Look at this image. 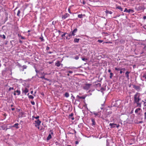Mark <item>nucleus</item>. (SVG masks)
<instances>
[{
    "label": "nucleus",
    "instance_id": "1",
    "mask_svg": "<svg viewBox=\"0 0 146 146\" xmlns=\"http://www.w3.org/2000/svg\"><path fill=\"white\" fill-rule=\"evenodd\" d=\"M141 94L137 92L134 95L133 102L134 104H136L137 107L140 108L141 107V103L140 102L141 100Z\"/></svg>",
    "mask_w": 146,
    "mask_h": 146
},
{
    "label": "nucleus",
    "instance_id": "2",
    "mask_svg": "<svg viewBox=\"0 0 146 146\" xmlns=\"http://www.w3.org/2000/svg\"><path fill=\"white\" fill-rule=\"evenodd\" d=\"M91 85V84H84L83 86V88L86 90H88L90 89Z\"/></svg>",
    "mask_w": 146,
    "mask_h": 146
},
{
    "label": "nucleus",
    "instance_id": "3",
    "mask_svg": "<svg viewBox=\"0 0 146 146\" xmlns=\"http://www.w3.org/2000/svg\"><path fill=\"white\" fill-rule=\"evenodd\" d=\"M91 113L92 114H94L95 115V117H99L101 116V113L100 112L96 113L95 111H93V112H91Z\"/></svg>",
    "mask_w": 146,
    "mask_h": 146
},
{
    "label": "nucleus",
    "instance_id": "4",
    "mask_svg": "<svg viewBox=\"0 0 146 146\" xmlns=\"http://www.w3.org/2000/svg\"><path fill=\"white\" fill-rule=\"evenodd\" d=\"M35 122L36 124V125H35V126L36 127H37V126H39L40 125L41 123V121L39 120V119H37L35 121Z\"/></svg>",
    "mask_w": 146,
    "mask_h": 146
},
{
    "label": "nucleus",
    "instance_id": "5",
    "mask_svg": "<svg viewBox=\"0 0 146 146\" xmlns=\"http://www.w3.org/2000/svg\"><path fill=\"white\" fill-rule=\"evenodd\" d=\"M70 15L67 13H65V14L62 16L61 18L63 19H65L66 18L70 16Z\"/></svg>",
    "mask_w": 146,
    "mask_h": 146
},
{
    "label": "nucleus",
    "instance_id": "6",
    "mask_svg": "<svg viewBox=\"0 0 146 146\" xmlns=\"http://www.w3.org/2000/svg\"><path fill=\"white\" fill-rule=\"evenodd\" d=\"M66 39L67 40H69L71 37L72 36H73L71 33L70 32L69 33H67V34L66 35Z\"/></svg>",
    "mask_w": 146,
    "mask_h": 146
},
{
    "label": "nucleus",
    "instance_id": "7",
    "mask_svg": "<svg viewBox=\"0 0 146 146\" xmlns=\"http://www.w3.org/2000/svg\"><path fill=\"white\" fill-rule=\"evenodd\" d=\"M22 93H24L25 95L29 92V90L28 88L26 87L25 89H22Z\"/></svg>",
    "mask_w": 146,
    "mask_h": 146
},
{
    "label": "nucleus",
    "instance_id": "8",
    "mask_svg": "<svg viewBox=\"0 0 146 146\" xmlns=\"http://www.w3.org/2000/svg\"><path fill=\"white\" fill-rule=\"evenodd\" d=\"M141 80L143 81H146V74H144L143 75L141 76Z\"/></svg>",
    "mask_w": 146,
    "mask_h": 146
},
{
    "label": "nucleus",
    "instance_id": "9",
    "mask_svg": "<svg viewBox=\"0 0 146 146\" xmlns=\"http://www.w3.org/2000/svg\"><path fill=\"white\" fill-rule=\"evenodd\" d=\"M77 30H78L77 29V28H75L72 31H71L70 32L71 33L72 35L73 36H74L75 35V33H76V32L77 31Z\"/></svg>",
    "mask_w": 146,
    "mask_h": 146
},
{
    "label": "nucleus",
    "instance_id": "10",
    "mask_svg": "<svg viewBox=\"0 0 146 146\" xmlns=\"http://www.w3.org/2000/svg\"><path fill=\"white\" fill-rule=\"evenodd\" d=\"M85 97L84 96H78V95L77 96H76V98L77 99V101H79L80 100L79 99H84L85 98Z\"/></svg>",
    "mask_w": 146,
    "mask_h": 146
},
{
    "label": "nucleus",
    "instance_id": "11",
    "mask_svg": "<svg viewBox=\"0 0 146 146\" xmlns=\"http://www.w3.org/2000/svg\"><path fill=\"white\" fill-rule=\"evenodd\" d=\"M19 116L21 117H25V113L24 112L22 111L20 112L19 113Z\"/></svg>",
    "mask_w": 146,
    "mask_h": 146
},
{
    "label": "nucleus",
    "instance_id": "12",
    "mask_svg": "<svg viewBox=\"0 0 146 146\" xmlns=\"http://www.w3.org/2000/svg\"><path fill=\"white\" fill-rule=\"evenodd\" d=\"M133 87L137 91L139 90L140 89V87L138 86H137L135 85H133Z\"/></svg>",
    "mask_w": 146,
    "mask_h": 146
},
{
    "label": "nucleus",
    "instance_id": "13",
    "mask_svg": "<svg viewBox=\"0 0 146 146\" xmlns=\"http://www.w3.org/2000/svg\"><path fill=\"white\" fill-rule=\"evenodd\" d=\"M111 128H114L117 125V124L114 123H110L109 124Z\"/></svg>",
    "mask_w": 146,
    "mask_h": 146
},
{
    "label": "nucleus",
    "instance_id": "14",
    "mask_svg": "<svg viewBox=\"0 0 146 146\" xmlns=\"http://www.w3.org/2000/svg\"><path fill=\"white\" fill-rule=\"evenodd\" d=\"M130 72L127 71L125 73V75H126V78H127V79L128 80L129 79V74L130 73Z\"/></svg>",
    "mask_w": 146,
    "mask_h": 146
},
{
    "label": "nucleus",
    "instance_id": "15",
    "mask_svg": "<svg viewBox=\"0 0 146 146\" xmlns=\"http://www.w3.org/2000/svg\"><path fill=\"white\" fill-rule=\"evenodd\" d=\"M22 68H21V69L20 70L23 71H24V69H26L27 68V66L25 65L22 66Z\"/></svg>",
    "mask_w": 146,
    "mask_h": 146
},
{
    "label": "nucleus",
    "instance_id": "16",
    "mask_svg": "<svg viewBox=\"0 0 146 146\" xmlns=\"http://www.w3.org/2000/svg\"><path fill=\"white\" fill-rule=\"evenodd\" d=\"M91 120L92 123V126L95 125L96 124V122L95 119L93 118H92Z\"/></svg>",
    "mask_w": 146,
    "mask_h": 146
},
{
    "label": "nucleus",
    "instance_id": "17",
    "mask_svg": "<svg viewBox=\"0 0 146 146\" xmlns=\"http://www.w3.org/2000/svg\"><path fill=\"white\" fill-rule=\"evenodd\" d=\"M116 9H118L120 10L121 11H123V8L121 7V6H117V5H116Z\"/></svg>",
    "mask_w": 146,
    "mask_h": 146
},
{
    "label": "nucleus",
    "instance_id": "18",
    "mask_svg": "<svg viewBox=\"0 0 146 146\" xmlns=\"http://www.w3.org/2000/svg\"><path fill=\"white\" fill-rule=\"evenodd\" d=\"M61 65L59 61H57V62L55 63V65L57 67H59Z\"/></svg>",
    "mask_w": 146,
    "mask_h": 146
},
{
    "label": "nucleus",
    "instance_id": "19",
    "mask_svg": "<svg viewBox=\"0 0 146 146\" xmlns=\"http://www.w3.org/2000/svg\"><path fill=\"white\" fill-rule=\"evenodd\" d=\"M83 16H85V15L84 14H79L78 15V18H82L83 17Z\"/></svg>",
    "mask_w": 146,
    "mask_h": 146
},
{
    "label": "nucleus",
    "instance_id": "20",
    "mask_svg": "<svg viewBox=\"0 0 146 146\" xmlns=\"http://www.w3.org/2000/svg\"><path fill=\"white\" fill-rule=\"evenodd\" d=\"M79 38H75L74 39V42L75 43H78L79 41Z\"/></svg>",
    "mask_w": 146,
    "mask_h": 146
},
{
    "label": "nucleus",
    "instance_id": "21",
    "mask_svg": "<svg viewBox=\"0 0 146 146\" xmlns=\"http://www.w3.org/2000/svg\"><path fill=\"white\" fill-rule=\"evenodd\" d=\"M105 13L107 14H111L112 13V12L110 11H109L108 10H106V11H105Z\"/></svg>",
    "mask_w": 146,
    "mask_h": 146
},
{
    "label": "nucleus",
    "instance_id": "22",
    "mask_svg": "<svg viewBox=\"0 0 146 146\" xmlns=\"http://www.w3.org/2000/svg\"><path fill=\"white\" fill-rule=\"evenodd\" d=\"M52 138L51 135V134H49L47 137L46 138L47 140H49Z\"/></svg>",
    "mask_w": 146,
    "mask_h": 146
},
{
    "label": "nucleus",
    "instance_id": "23",
    "mask_svg": "<svg viewBox=\"0 0 146 146\" xmlns=\"http://www.w3.org/2000/svg\"><path fill=\"white\" fill-rule=\"evenodd\" d=\"M141 109L140 108H138L135 110V113H137L138 111L141 110Z\"/></svg>",
    "mask_w": 146,
    "mask_h": 146
},
{
    "label": "nucleus",
    "instance_id": "24",
    "mask_svg": "<svg viewBox=\"0 0 146 146\" xmlns=\"http://www.w3.org/2000/svg\"><path fill=\"white\" fill-rule=\"evenodd\" d=\"M15 92H17V95H19L21 94V91L20 90H17L16 91H15Z\"/></svg>",
    "mask_w": 146,
    "mask_h": 146
},
{
    "label": "nucleus",
    "instance_id": "25",
    "mask_svg": "<svg viewBox=\"0 0 146 146\" xmlns=\"http://www.w3.org/2000/svg\"><path fill=\"white\" fill-rule=\"evenodd\" d=\"M18 125H19V123H16L13 125V127H15L16 128L18 129L19 128V127L18 126Z\"/></svg>",
    "mask_w": 146,
    "mask_h": 146
},
{
    "label": "nucleus",
    "instance_id": "26",
    "mask_svg": "<svg viewBox=\"0 0 146 146\" xmlns=\"http://www.w3.org/2000/svg\"><path fill=\"white\" fill-rule=\"evenodd\" d=\"M64 96L66 98H68L69 96V94L68 92H66L64 94Z\"/></svg>",
    "mask_w": 146,
    "mask_h": 146
},
{
    "label": "nucleus",
    "instance_id": "27",
    "mask_svg": "<svg viewBox=\"0 0 146 146\" xmlns=\"http://www.w3.org/2000/svg\"><path fill=\"white\" fill-rule=\"evenodd\" d=\"M134 12V11L133 10L129 9V10H128V13H133Z\"/></svg>",
    "mask_w": 146,
    "mask_h": 146
},
{
    "label": "nucleus",
    "instance_id": "28",
    "mask_svg": "<svg viewBox=\"0 0 146 146\" xmlns=\"http://www.w3.org/2000/svg\"><path fill=\"white\" fill-rule=\"evenodd\" d=\"M0 36L3 39H5L6 38V36L4 35H0Z\"/></svg>",
    "mask_w": 146,
    "mask_h": 146
},
{
    "label": "nucleus",
    "instance_id": "29",
    "mask_svg": "<svg viewBox=\"0 0 146 146\" xmlns=\"http://www.w3.org/2000/svg\"><path fill=\"white\" fill-rule=\"evenodd\" d=\"M20 11L19 10H18L17 14V15L18 17H20Z\"/></svg>",
    "mask_w": 146,
    "mask_h": 146
},
{
    "label": "nucleus",
    "instance_id": "30",
    "mask_svg": "<svg viewBox=\"0 0 146 146\" xmlns=\"http://www.w3.org/2000/svg\"><path fill=\"white\" fill-rule=\"evenodd\" d=\"M121 68L115 67V69L116 70L119 71V70H121Z\"/></svg>",
    "mask_w": 146,
    "mask_h": 146
},
{
    "label": "nucleus",
    "instance_id": "31",
    "mask_svg": "<svg viewBox=\"0 0 146 146\" xmlns=\"http://www.w3.org/2000/svg\"><path fill=\"white\" fill-rule=\"evenodd\" d=\"M17 66H18V67H19V69H20V70L21 69V68H22V66L19 63H18V65H17Z\"/></svg>",
    "mask_w": 146,
    "mask_h": 146
},
{
    "label": "nucleus",
    "instance_id": "32",
    "mask_svg": "<svg viewBox=\"0 0 146 146\" xmlns=\"http://www.w3.org/2000/svg\"><path fill=\"white\" fill-rule=\"evenodd\" d=\"M110 78L111 79L113 76V73H112L111 72H110Z\"/></svg>",
    "mask_w": 146,
    "mask_h": 146
},
{
    "label": "nucleus",
    "instance_id": "33",
    "mask_svg": "<svg viewBox=\"0 0 146 146\" xmlns=\"http://www.w3.org/2000/svg\"><path fill=\"white\" fill-rule=\"evenodd\" d=\"M66 34H67V33H64L61 35V36L62 37H63L64 36L66 37V36H65V35H66Z\"/></svg>",
    "mask_w": 146,
    "mask_h": 146
},
{
    "label": "nucleus",
    "instance_id": "34",
    "mask_svg": "<svg viewBox=\"0 0 146 146\" xmlns=\"http://www.w3.org/2000/svg\"><path fill=\"white\" fill-rule=\"evenodd\" d=\"M29 99H33L34 98V97L32 95H30V96H29Z\"/></svg>",
    "mask_w": 146,
    "mask_h": 146
},
{
    "label": "nucleus",
    "instance_id": "35",
    "mask_svg": "<svg viewBox=\"0 0 146 146\" xmlns=\"http://www.w3.org/2000/svg\"><path fill=\"white\" fill-rule=\"evenodd\" d=\"M32 117H33V118H35L36 119H38L39 118V116H36V117L33 116Z\"/></svg>",
    "mask_w": 146,
    "mask_h": 146
},
{
    "label": "nucleus",
    "instance_id": "36",
    "mask_svg": "<svg viewBox=\"0 0 146 146\" xmlns=\"http://www.w3.org/2000/svg\"><path fill=\"white\" fill-rule=\"evenodd\" d=\"M79 58V56H76L74 57V59L76 60H78Z\"/></svg>",
    "mask_w": 146,
    "mask_h": 146
},
{
    "label": "nucleus",
    "instance_id": "37",
    "mask_svg": "<svg viewBox=\"0 0 146 146\" xmlns=\"http://www.w3.org/2000/svg\"><path fill=\"white\" fill-rule=\"evenodd\" d=\"M14 90V88L13 87H10L9 89V91H10L11 90Z\"/></svg>",
    "mask_w": 146,
    "mask_h": 146
},
{
    "label": "nucleus",
    "instance_id": "38",
    "mask_svg": "<svg viewBox=\"0 0 146 146\" xmlns=\"http://www.w3.org/2000/svg\"><path fill=\"white\" fill-rule=\"evenodd\" d=\"M103 40H98V42L100 43H101L102 42H103Z\"/></svg>",
    "mask_w": 146,
    "mask_h": 146
},
{
    "label": "nucleus",
    "instance_id": "39",
    "mask_svg": "<svg viewBox=\"0 0 146 146\" xmlns=\"http://www.w3.org/2000/svg\"><path fill=\"white\" fill-rule=\"evenodd\" d=\"M82 60L84 61H86L87 60V59L84 58H82Z\"/></svg>",
    "mask_w": 146,
    "mask_h": 146
},
{
    "label": "nucleus",
    "instance_id": "40",
    "mask_svg": "<svg viewBox=\"0 0 146 146\" xmlns=\"http://www.w3.org/2000/svg\"><path fill=\"white\" fill-rule=\"evenodd\" d=\"M124 12L128 13V10H127V9L126 8L125 9Z\"/></svg>",
    "mask_w": 146,
    "mask_h": 146
},
{
    "label": "nucleus",
    "instance_id": "41",
    "mask_svg": "<svg viewBox=\"0 0 146 146\" xmlns=\"http://www.w3.org/2000/svg\"><path fill=\"white\" fill-rule=\"evenodd\" d=\"M75 97L74 96H73V95L72 94V96L71 97V99H72V100H73L74 99Z\"/></svg>",
    "mask_w": 146,
    "mask_h": 146
},
{
    "label": "nucleus",
    "instance_id": "42",
    "mask_svg": "<svg viewBox=\"0 0 146 146\" xmlns=\"http://www.w3.org/2000/svg\"><path fill=\"white\" fill-rule=\"evenodd\" d=\"M104 104H102L101 105H102V107H101V110H103V107H102V106H104Z\"/></svg>",
    "mask_w": 146,
    "mask_h": 146
},
{
    "label": "nucleus",
    "instance_id": "43",
    "mask_svg": "<svg viewBox=\"0 0 146 146\" xmlns=\"http://www.w3.org/2000/svg\"><path fill=\"white\" fill-rule=\"evenodd\" d=\"M97 85L98 87H100L101 85V84L100 83H98Z\"/></svg>",
    "mask_w": 146,
    "mask_h": 146
},
{
    "label": "nucleus",
    "instance_id": "44",
    "mask_svg": "<svg viewBox=\"0 0 146 146\" xmlns=\"http://www.w3.org/2000/svg\"><path fill=\"white\" fill-rule=\"evenodd\" d=\"M31 103L33 105H34L35 104V102L34 101H31Z\"/></svg>",
    "mask_w": 146,
    "mask_h": 146
},
{
    "label": "nucleus",
    "instance_id": "45",
    "mask_svg": "<svg viewBox=\"0 0 146 146\" xmlns=\"http://www.w3.org/2000/svg\"><path fill=\"white\" fill-rule=\"evenodd\" d=\"M22 39H25V37L22 36L20 37Z\"/></svg>",
    "mask_w": 146,
    "mask_h": 146
},
{
    "label": "nucleus",
    "instance_id": "46",
    "mask_svg": "<svg viewBox=\"0 0 146 146\" xmlns=\"http://www.w3.org/2000/svg\"><path fill=\"white\" fill-rule=\"evenodd\" d=\"M144 116H145L144 119H146V112H145L144 113Z\"/></svg>",
    "mask_w": 146,
    "mask_h": 146
},
{
    "label": "nucleus",
    "instance_id": "47",
    "mask_svg": "<svg viewBox=\"0 0 146 146\" xmlns=\"http://www.w3.org/2000/svg\"><path fill=\"white\" fill-rule=\"evenodd\" d=\"M50 49L49 47L48 46H47L46 47V49L47 50H48Z\"/></svg>",
    "mask_w": 146,
    "mask_h": 146
},
{
    "label": "nucleus",
    "instance_id": "48",
    "mask_svg": "<svg viewBox=\"0 0 146 146\" xmlns=\"http://www.w3.org/2000/svg\"><path fill=\"white\" fill-rule=\"evenodd\" d=\"M67 72H68L69 73H71V74H72L73 73V72L72 71H70V70H69V71H68Z\"/></svg>",
    "mask_w": 146,
    "mask_h": 146
},
{
    "label": "nucleus",
    "instance_id": "49",
    "mask_svg": "<svg viewBox=\"0 0 146 146\" xmlns=\"http://www.w3.org/2000/svg\"><path fill=\"white\" fill-rule=\"evenodd\" d=\"M143 27L144 29L146 30V25H143Z\"/></svg>",
    "mask_w": 146,
    "mask_h": 146
},
{
    "label": "nucleus",
    "instance_id": "50",
    "mask_svg": "<svg viewBox=\"0 0 146 146\" xmlns=\"http://www.w3.org/2000/svg\"><path fill=\"white\" fill-rule=\"evenodd\" d=\"M82 124H79V125H78V127L79 128H80L81 127V126H82Z\"/></svg>",
    "mask_w": 146,
    "mask_h": 146
},
{
    "label": "nucleus",
    "instance_id": "51",
    "mask_svg": "<svg viewBox=\"0 0 146 146\" xmlns=\"http://www.w3.org/2000/svg\"><path fill=\"white\" fill-rule=\"evenodd\" d=\"M40 39H41V41H44V39H43V37H42V38L40 37Z\"/></svg>",
    "mask_w": 146,
    "mask_h": 146
},
{
    "label": "nucleus",
    "instance_id": "52",
    "mask_svg": "<svg viewBox=\"0 0 146 146\" xmlns=\"http://www.w3.org/2000/svg\"><path fill=\"white\" fill-rule=\"evenodd\" d=\"M44 79L45 80L49 81H50V80H49V79H47V78H44Z\"/></svg>",
    "mask_w": 146,
    "mask_h": 146
},
{
    "label": "nucleus",
    "instance_id": "53",
    "mask_svg": "<svg viewBox=\"0 0 146 146\" xmlns=\"http://www.w3.org/2000/svg\"><path fill=\"white\" fill-rule=\"evenodd\" d=\"M68 11L69 13H71V14L72 13L71 12H70V8L68 9Z\"/></svg>",
    "mask_w": 146,
    "mask_h": 146
},
{
    "label": "nucleus",
    "instance_id": "54",
    "mask_svg": "<svg viewBox=\"0 0 146 146\" xmlns=\"http://www.w3.org/2000/svg\"><path fill=\"white\" fill-rule=\"evenodd\" d=\"M40 78H42V79H44V78H45L44 76H41L40 77Z\"/></svg>",
    "mask_w": 146,
    "mask_h": 146
},
{
    "label": "nucleus",
    "instance_id": "55",
    "mask_svg": "<svg viewBox=\"0 0 146 146\" xmlns=\"http://www.w3.org/2000/svg\"><path fill=\"white\" fill-rule=\"evenodd\" d=\"M50 132H51V133H50V134H51V135H53V132H52V130H50Z\"/></svg>",
    "mask_w": 146,
    "mask_h": 146
},
{
    "label": "nucleus",
    "instance_id": "56",
    "mask_svg": "<svg viewBox=\"0 0 146 146\" xmlns=\"http://www.w3.org/2000/svg\"><path fill=\"white\" fill-rule=\"evenodd\" d=\"M143 105L144 107H146V102L143 103Z\"/></svg>",
    "mask_w": 146,
    "mask_h": 146
},
{
    "label": "nucleus",
    "instance_id": "57",
    "mask_svg": "<svg viewBox=\"0 0 146 146\" xmlns=\"http://www.w3.org/2000/svg\"><path fill=\"white\" fill-rule=\"evenodd\" d=\"M78 143H79V142H78V141H75V144H78Z\"/></svg>",
    "mask_w": 146,
    "mask_h": 146
},
{
    "label": "nucleus",
    "instance_id": "58",
    "mask_svg": "<svg viewBox=\"0 0 146 146\" xmlns=\"http://www.w3.org/2000/svg\"><path fill=\"white\" fill-rule=\"evenodd\" d=\"M73 115V113H71L70 114V117H72Z\"/></svg>",
    "mask_w": 146,
    "mask_h": 146
},
{
    "label": "nucleus",
    "instance_id": "59",
    "mask_svg": "<svg viewBox=\"0 0 146 146\" xmlns=\"http://www.w3.org/2000/svg\"><path fill=\"white\" fill-rule=\"evenodd\" d=\"M121 70H123V71L125 70V68H121Z\"/></svg>",
    "mask_w": 146,
    "mask_h": 146
},
{
    "label": "nucleus",
    "instance_id": "60",
    "mask_svg": "<svg viewBox=\"0 0 146 146\" xmlns=\"http://www.w3.org/2000/svg\"><path fill=\"white\" fill-rule=\"evenodd\" d=\"M58 32L59 33V34H60V33H63V32H62L61 31H60V30H58Z\"/></svg>",
    "mask_w": 146,
    "mask_h": 146
},
{
    "label": "nucleus",
    "instance_id": "61",
    "mask_svg": "<svg viewBox=\"0 0 146 146\" xmlns=\"http://www.w3.org/2000/svg\"><path fill=\"white\" fill-rule=\"evenodd\" d=\"M53 53V52H51V51H50V52H48V53L49 54H51L52 53Z\"/></svg>",
    "mask_w": 146,
    "mask_h": 146
},
{
    "label": "nucleus",
    "instance_id": "62",
    "mask_svg": "<svg viewBox=\"0 0 146 146\" xmlns=\"http://www.w3.org/2000/svg\"><path fill=\"white\" fill-rule=\"evenodd\" d=\"M143 19L144 20L145 19H146V16H144L143 17Z\"/></svg>",
    "mask_w": 146,
    "mask_h": 146
},
{
    "label": "nucleus",
    "instance_id": "63",
    "mask_svg": "<svg viewBox=\"0 0 146 146\" xmlns=\"http://www.w3.org/2000/svg\"><path fill=\"white\" fill-rule=\"evenodd\" d=\"M35 71H36V72L37 73L38 72H39V71H38V70H36V69H35Z\"/></svg>",
    "mask_w": 146,
    "mask_h": 146
},
{
    "label": "nucleus",
    "instance_id": "64",
    "mask_svg": "<svg viewBox=\"0 0 146 146\" xmlns=\"http://www.w3.org/2000/svg\"><path fill=\"white\" fill-rule=\"evenodd\" d=\"M108 71L109 72H110H110L111 71V70L110 69H109L108 70Z\"/></svg>",
    "mask_w": 146,
    "mask_h": 146
}]
</instances>
